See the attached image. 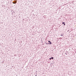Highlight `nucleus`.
I'll list each match as a JSON object with an SVG mask.
<instances>
[{
  "instance_id": "f257e3e1",
  "label": "nucleus",
  "mask_w": 76,
  "mask_h": 76,
  "mask_svg": "<svg viewBox=\"0 0 76 76\" xmlns=\"http://www.w3.org/2000/svg\"><path fill=\"white\" fill-rule=\"evenodd\" d=\"M54 58V57H52L51 58H50L49 59L50 60H51V59H53Z\"/></svg>"
},
{
  "instance_id": "f03ea898",
  "label": "nucleus",
  "mask_w": 76,
  "mask_h": 76,
  "mask_svg": "<svg viewBox=\"0 0 76 76\" xmlns=\"http://www.w3.org/2000/svg\"><path fill=\"white\" fill-rule=\"evenodd\" d=\"M48 42H49V43L50 44H51L52 43L51 41H48Z\"/></svg>"
},
{
  "instance_id": "7ed1b4c3",
  "label": "nucleus",
  "mask_w": 76,
  "mask_h": 76,
  "mask_svg": "<svg viewBox=\"0 0 76 76\" xmlns=\"http://www.w3.org/2000/svg\"><path fill=\"white\" fill-rule=\"evenodd\" d=\"M64 23H65L64 22H62V24H64Z\"/></svg>"
},
{
  "instance_id": "20e7f679",
  "label": "nucleus",
  "mask_w": 76,
  "mask_h": 76,
  "mask_svg": "<svg viewBox=\"0 0 76 76\" xmlns=\"http://www.w3.org/2000/svg\"><path fill=\"white\" fill-rule=\"evenodd\" d=\"M46 44H47V43H46Z\"/></svg>"
},
{
  "instance_id": "39448f33",
  "label": "nucleus",
  "mask_w": 76,
  "mask_h": 76,
  "mask_svg": "<svg viewBox=\"0 0 76 76\" xmlns=\"http://www.w3.org/2000/svg\"><path fill=\"white\" fill-rule=\"evenodd\" d=\"M13 4H15V3L14 2H13Z\"/></svg>"
},
{
  "instance_id": "423d86ee",
  "label": "nucleus",
  "mask_w": 76,
  "mask_h": 76,
  "mask_svg": "<svg viewBox=\"0 0 76 76\" xmlns=\"http://www.w3.org/2000/svg\"><path fill=\"white\" fill-rule=\"evenodd\" d=\"M65 24H64V25H65Z\"/></svg>"
},
{
  "instance_id": "0eeeda50",
  "label": "nucleus",
  "mask_w": 76,
  "mask_h": 76,
  "mask_svg": "<svg viewBox=\"0 0 76 76\" xmlns=\"http://www.w3.org/2000/svg\"><path fill=\"white\" fill-rule=\"evenodd\" d=\"M15 4H16V3H15Z\"/></svg>"
}]
</instances>
